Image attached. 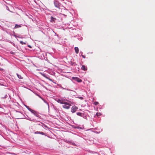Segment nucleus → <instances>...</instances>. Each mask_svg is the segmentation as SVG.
<instances>
[{
    "mask_svg": "<svg viewBox=\"0 0 155 155\" xmlns=\"http://www.w3.org/2000/svg\"><path fill=\"white\" fill-rule=\"evenodd\" d=\"M51 19L53 21H54V19H55V18H53V17L51 16Z\"/></svg>",
    "mask_w": 155,
    "mask_h": 155,
    "instance_id": "16",
    "label": "nucleus"
},
{
    "mask_svg": "<svg viewBox=\"0 0 155 155\" xmlns=\"http://www.w3.org/2000/svg\"><path fill=\"white\" fill-rule=\"evenodd\" d=\"M94 104L95 105H97L98 104V103L97 102L95 101L94 102Z\"/></svg>",
    "mask_w": 155,
    "mask_h": 155,
    "instance_id": "15",
    "label": "nucleus"
},
{
    "mask_svg": "<svg viewBox=\"0 0 155 155\" xmlns=\"http://www.w3.org/2000/svg\"><path fill=\"white\" fill-rule=\"evenodd\" d=\"M96 115L97 116H100L101 115V114L100 113H97L96 114Z\"/></svg>",
    "mask_w": 155,
    "mask_h": 155,
    "instance_id": "14",
    "label": "nucleus"
},
{
    "mask_svg": "<svg viewBox=\"0 0 155 155\" xmlns=\"http://www.w3.org/2000/svg\"><path fill=\"white\" fill-rule=\"evenodd\" d=\"M56 101L58 103L63 104L65 103V101H68V100H67L61 98L58 99Z\"/></svg>",
    "mask_w": 155,
    "mask_h": 155,
    "instance_id": "2",
    "label": "nucleus"
},
{
    "mask_svg": "<svg viewBox=\"0 0 155 155\" xmlns=\"http://www.w3.org/2000/svg\"><path fill=\"white\" fill-rule=\"evenodd\" d=\"M74 50H75L76 53V54H78L79 52L78 48L77 47H75L74 48Z\"/></svg>",
    "mask_w": 155,
    "mask_h": 155,
    "instance_id": "8",
    "label": "nucleus"
},
{
    "mask_svg": "<svg viewBox=\"0 0 155 155\" xmlns=\"http://www.w3.org/2000/svg\"><path fill=\"white\" fill-rule=\"evenodd\" d=\"M28 110L30 111L32 113H33L35 115L36 117H38V114H37V112L35 110L31 109L30 108L28 109Z\"/></svg>",
    "mask_w": 155,
    "mask_h": 155,
    "instance_id": "3",
    "label": "nucleus"
},
{
    "mask_svg": "<svg viewBox=\"0 0 155 155\" xmlns=\"http://www.w3.org/2000/svg\"><path fill=\"white\" fill-rule=\"evenodd\" d=\"M81 56L84 58H85V56L84 55H82V54H81Z\"/></svg>",
    "mask_w": 155,
    "mask_h": 155,
    "instance_id": "17",
    "label": "nucleus"
},
{
    "mask_svg": "<svg viewBox=\"0 0 155 155\" xmlns=\"http://www.w3.org/2000/svg\"><path fill=\"white\" fill-rule=\"evenodd\" d=\"M67 101H65V103L63 104L64 105H63V107L66 109H68L70 108V106H71V105L67 102Z\"/></svg>",
    "mask_w": 155,
    "mask_h": 155,
    "instance_id": "1",
    "label": "nucleus"
},
{
    "mask_svg": "<svg viewBox=\"0 0 155 155\" xmlns=\"http://www.w3.org/2000/svg\"><path fill=\"white\" fill-rule=\"evenodd\" d=\"M43 75L44 76V77H45V74H43Z\"/></svg>",
    "mask_w": 155,
    "mask_h": 155,
    "instance_id": "20",
    "label": "nucleus"
},
{
    "mask_svg": "<svg viewBox=\"0 0 155 155\" xmlns=\"http://www.w3.org/2000/svg\"><path fill=\"white\" fill-rule=\"evenodd\" d=\"M76 128H78V129H79V128H80V129H81V127H79V126H78L76 127Z\"/></svg>",
    "mask_w": 155,
    "mask_h": 155,
    "instance_id": "18",
    "label": "nucleus"
},
{
    "mask_svg": "<svg viewBox=\"0 0 155 155\" xmlns=\"http://www.w3.org/2000/svg\"><path fill=\"white\" fill-rule=\"evenodd\" d=\"M72 79L77 81L78 82H81L82 81V80L81 79L76 77H73Z\"/></svg>",
    "mask_w": 155,
    "mask_h": 155,
    "instance_id": "4",
    "label": "nucleus"
},
{
    "mask_svg": "<svg viewBox=\"0 0 155 155\" xmlns=\"http://www.w3.org/2000/svg\"><path fill=\"white\" fill-rule=\"evenodd\" d=\"M77 114L78 115L81 116H82V113L80 112H78L77 113Z\"/></svg>",
    "mask_w": 155,
    "mask_h": 155,
    "instance_id": "12",
    "label": "nucleus"
},
{
    "mask_svg": "<svg viewBox=\"0 0 155 155\" xmlns=\"http://www.w3.org/2000/svg\"><path fill=\"white\" fill-rule=\"evenodd\" d=\"M35 134H41L42 135H45L44 133L43 132H38V131H37V132H36L35 133Z\"/></svg>",
    "mask_w": 155,
    "mask_h": 155,
    "instance_id": "9",
    "label": "nucleus"
},
{
    "mask_svg": "<svg viewBox=\"0 0 155 155\" xmlns=\"http://www.w3.org/2000/svg\"><path fill=\"white\" fill-rule=\"evenodd\" d=\"M78 109V107L76 106H73L72 107L71 109V111L72 113H74L75 112L76 110Z\"/></svg>",
    "mask_w": 155,
    "mask_h": 155,
    "instance_id": "5",
    "label": "nucleus"
},
{
    "mask_svg": "<svg viewBox=\"0 0 155 155\" xmlns=\"http://www.w3.org/2000/svg\"><path fill=\"white\" fill-rule=\"evenodd\" d=\"M81 69L84 71H86L87 70V68L84 65H82L81 68Z\"/></svg>",
    "mask_w": 155,
    "mask_h": 155,
    "instance_id": "7",
    "label": "nucleus"
},
{
    "mask_svg": "<svg viewBox=\"0 0 155 155\" xmlns=\"http://www.w3.org/2000/svg\"><path fill=\"white\" fill-rule=\"evenodd\" d=\"M20 43H21L22 45H26V43L25 42H23L22 41H20Z\"/></svg>",
    "mask_w": 155,
    "mask_h": 155,
    "instance_id": "13",
    "label": "nucleus"
},
{
    "mask_svg": "<svg viewBox=\"0 0 155 155\" xmlns=\"http://www.w3.org/2000/svg\"><path fill=\"white\" fill-rule=\"evenodd\" d=\"M54 3L55 6V7L58 8H59L60 7V4L57 1H54Z\"/></svg>",
    "mask_w": 155,
    "mask_h": 155,
    "instance_id": "6",
    "label": "nucleus"
},
{
    "mask_svg": "<svg viewBox=\"0 0 155 155\" xmlns=\"http://www.w3.org/2000/svg\"><path fill=\"white\" fill-rule=\"evenodd\" d=\"M17 75L18 76V78L19 79H22L23 78L21 76V75H20L18 74H17Z\"/></svg>",
    "mask_w": 155,
    "mask_h": 155,
    "instance_id": "10",
    "label": "nucleus"
},
{
    "mask_svg": "<svg viewBox=\"0 0 155 155\" xmlns=\"http://www.w3.org/2000/svg\"><path fill=\"white\" fill-rule=\"evenodd\" d=\"M21 27V26L20 25H18L17 24H16L15 26V28H17L19 27Z\"/></svg>",
    "mask_w": 155,
    "mask_h": 155,
    "instance_id": "11",
    "label": "nucleus"
},
{
    "mask_svg": "<svg viewBox=\"0 0 155 155\" xmlns=\"http://www.w3.org/2000/svg\"><path fill=\"white\" fill-rule=\"evenodd\" d=\"M28 46L30 48H31V46H30V45H28Z\"/></svg>",
    "mask_w": 155,
    "mask_h": 155,
    "instance_id": "19",
    "label": "nucleus"
}]
</instances>
